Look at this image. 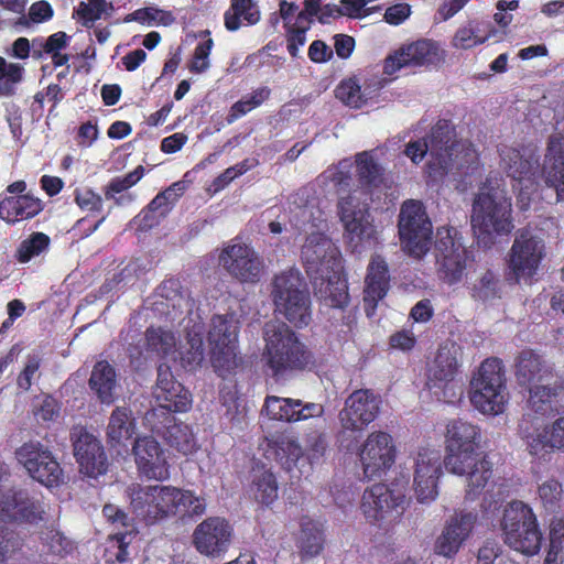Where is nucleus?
Listing matches in <instances>:
<instances>
[{
	"label": "nucleus",
	"mask_w": 564,
	"mask_h": 564,
	"mask_svg": "<svg viewBox=\"0 0 564 564\" xmlns=\"http://www.w3.org/2000/svg\"><path fill=\"white\" fill-rule=\"evenodd\" d=\"M480 429L457 417L448 421L445 433L444 466L454 475L467 477L466 498L479 496L492 478V463L477 453Z\"/></svg>",
	"instance_id": "nucleus-1"
},
{
	"label": "nucleus",
	"mask_w": 564,
	"mask_h": 564,
	"mask_svg": "<svg viewBox=\"0 0 564 564\" xmlns=\"http://www.w3.org/2000/svg\"><path fill=\"white\" fill-rule=\"evenodd\" d=\"M431 161L429 169L434 176H445L456 167L465 175L473 174L478 166V154L470 145L456 138L455 127L449 119L440 118L426 134Z\"/></svg>",
	"instance_id": "nucleus-2"
},
{
	"label": "nucleus",
	"mask_w": 564,
	"mask_h": 564,
	"mask_svg": "<svg viewBox=\"0 0 564 564\" xmlns=\"http://www.w3.org/2000/svg\"><path fill=\"white\" fill-rule=\"evenodd\" d=\"M263 359L272 377L302 371L313 365L312 350L283 322H269L263 328Z\"/></svg>",
	"instance_id": "nucleus-3"
},
{
	"label": "nucleus",
	"mask_w": 564,
	"mask_h": 564,
	"mask_svg": "<svg viewBox=\"0 0 564 564\" xmlns=\"http://www.w3.org/2000/svg\"><path fill=\"white\" fill-rule=\"evenodd\" d=\"M471 226L479 235L511 234L514 228L512 198L503 189L484 182L471 204Z\"/></svg>",
	"instance_id": "nucleus-4"
},
{
	"label": "nucleus",
	"mask_w": 564,
	"mask_h": 564,
	"mask_svg": "<svg viewBox=\"0 0 564 564\" xmlns=\"http://www.w3.org/2000/svg\"><path fill=\"white\" fill-rule=\"evenodd\" d=\"M507 377L502 360L488 357L470 380V402L482 414L498 415L508 402Z\"/></svg>",
	"instance_id": "nucleus-5"
},
{
	"label": "nucleus",
	"mask_w": 564,
	"mask_h": 564,
	"mask_svg": "<svg viewBox=\"0 0 564 564\" xmlns=\"http://www.w3.org/2000/svg\"><path fill=\"white\" fill-rule=\"evenodd\" d=\"M505 542L516 552L533 556L540 552L543 535L532 507L521 500L510 501L500 521Z\"/></svg>",
	"instance_id": "nucleus-6"
},
{
	"label": "nucleus",
	"mask_w": 564,
	"mask_h": 564,
	"mask_svg": "<svg viewBox=\"0 0 564 564\" xmlns=\"http://www.w3.org/2000/svg\"><path fill=\"white\" fill-rule=\"evenodd\" d=\"M126 492L132 514L144 524L153 525L173 517V485L132 482Z\"/></svg>",
	"instance_id": "nucleus-7"
},
{
	"label": "nucleus",
	"mask_w": 564,
	"mask_h": 564,
	"mask_svg": "<svg viewBox=\"0 0 564 564\" xmlns=\"http://www.w3.org/2000/svg\"><path fill=\"white\" fill-rule=\"evenodd\" d=\"M302 281L294 271H283L272 282V299L276 310L295 327H305L312 321L310 293L301 289Z\"/></svg>",
	"instance_id": "nucleus-8"
},
{
	"label": "nucleus",
	"mask_w": 564,
	"mask_h": 564,
	"mask_svg": "<svg viewBox=\"0 0 564 564\" xmlns=\"http://www.w3.org/2000/svg\"><path fill=\"white\" fill-rule=\"evenodd\" d=\"M239 322L232 313L212 316L208 332L209 359L215 372L223 378L239 366L236 352Z\"/></svg>",
	"instance_id": "nucleus-9"
},
{
	"label": "nucleus",
	"mask_w": 564,
	"mask_h": 564,
	"mask_svg": "<svg viewBox=\"0 0 564 564\" xmlns=\"http://www.w3.org/2000/svg\"><path fill=\"white\" fill-rule=\"evenodd\" d=\"M544 240L533 232L530 227L520 229L509 251L506 280L510 284L531 282L545 257Z\"/></svg>",
	"instance_id": "nucleus-10"
},
{
	"label": "nucleus",
	"mask_w": 564,
	"mask_h": 564,
	"mask_svg": "<svg viewBox=\"0 0 564 564\" xmlns=\"http://www.w3.org/2000/svg\"><path fill=\"white\" fill-rule=\"evenodd\" d=\"M398 232L402 248L410 256L422 258L427 253L432 246L433 224L422 202L409 199L401 205Z\"/></svg>",
	"instance_id": "nucleus-11"
},
{
	"label": "nucleus",
	"mask_w": 564,
	"mask_h": 564,
	"mask_svg": "<svg viewBox=\"0 0 564 564\" xmlns=\"http://www.w3.org/2000/svg\"><path fill=\"white\" fill-rule=\"evenodd\" d=\"M459 347L454 343L441 345L427 368L426 387L443 402H453L462 393L458 362Z\"/></svg>",
	"instance_id": "nucleus-12"
},
{
	"label": "nucleus",
	"mask_w": 564,
	"mask_h": 564,
	"mask_svg": "<svg viewBox=\"0 0 564 564\" xmlns=\"http://www.w3.org/2000/svg\"><path fill=\"white\" fill-rule=\"evenodd\" d=\"M369 193L354 187L350 193L337 197V216L346 237L356 246L373 238L375 227L370 214Z\"/></svg>",
	"instance_id": "nucleus-13"
},
{
	"label": "nucleus",
	"mask_w": 564,
	"mask_h": 564,
	"mask_svg": "<svg viewBox=\"0 0 564 564\" xmlns=\"http://www.w3.org/2000/svg\"><path fill=\"white\" fill-rule=\"evenodd\" d=\"M434 251L438 279L448 285L460 282L470 256L460 238H457L456 229L440 227L436 230Z\"/></svg>",
	"instance_id": "nucleus-14"
},
{
	"label": "nucleus",
	"mask_w": 564,
	"mask_h": 564,
	"mask_svg": "<svg viewBox=\"0 0 564 564\" xmlns=\"http://www.w3.org/2000/svg\"><path fill=\"white\" fill-rule=\"evenodd\" d=\"M405 496L395 492L383 482L373 484L366 489L360 502V510L366 520L372 524H393L405 511Z\"/></svg>",
	"instance_id": "nucleus-15"
},
{
	"label": "nucleus",
	"mask_w": 564,
	"mask_h": 564,
	"mask_svg": "<svg viewBox=\"0 0 564 564\" xmlns=\"http://www.w3.org/2000/svg\"><path fill=\"white\" fill-rule=\"evenodd\" d=\"M218 260L228 275L240 283H258L265 269L264 260L258 251L238 239L230 240L221 249Z\"/></svg>",
	"instance_id": "nucleus-16"
},
{
	"label": "nucleus",
	"mask_w": 564,
	"mask_h": 564,
	"mask_svg": "<svg viewBox=\"0 0 564 564\" xmlns=\"http://www.w3.org/2000/svg\"><path fill=\"white\" fill-rule=\"evenodd\" d=\"M73 454L79 473L89 478H98L109 470V457L102 442L86 427H74L70 432Z\"/></svg>",
	"instance_id": "nucleus-17"
},
{
	"label": "nucleus",
	"mask_w": 564,
	"mask_h": 564,
	"mask_svg": "<svg viewBox=\"0 0 564 564\" xmlns=\"http://www.w3.org/2000/svg\"><path fill=\"white\" fill-rule=\"evenodd\" d=\"M528 451L538 458L545 459L556 451H564V416L555 420L552 426L538 427V417L524 415L519 425Z\"/></svg>",
	"instance_id": "nucleus-18"
},
{
	"label": "nucleus",
	"mask_w": 564,
	"mask_h": 564,
	"mask_svg": "<svg viewBox=\"0 0 564 564\" xmlns=\"http://www.w3.org/2000/svg\"><path fill=\"white\" fill-rule=\"evenodd\" d=\"M381 398L371 389H358L351 392L339 412L340 425L350 432H361L379 414Z\"/></svg>",
	"instance_id": "nucleus-19"
},
{
	"label": "nucleus",
	"mask_w": 564,
	"mask_h": 564,
	"mask_svg": "<svg viewBox=\"0 0 564 564\" xmlns=\"http://www.w3.org/2000/svg\"><path fill=\"white\" fill-rule=\"evenodd\" d=\"M132 454L140 476L164 481L171 478V465L166 451L153 436H139L134 440Z\"/></svg>",
	"instance_id": "nucleus-20"
},
{
	"label": "nucleus",
	"mask_w": 564,
	"mask_h": 564,
	"mask_svg": "<svg viewBox=\"0 0 564 564\" xmlns=\"http://www.w3.org/2000/svg\"><path fill=\"white\" fill-rule=\"evenodd\" d=\"M102 514L110 524L121 527L123 530L108 538L105 558L108 564H122L129 562V545L137 535V529L129 514L115 503H106Z\"/></svg>",
	"instance_id": "nucleus-21"
},
{
	"label": "nucleus",
	"mask_w": 564,
	"mask_h": 564,
	"mask_svg": "<svg viewBox=\"0 0 564 564\" xmlns=\"http://www.w3.org/2000/svg\"><path fill=\"white\" fill-rule=\"evenodd\" d=\"M359 457L367 479L380 477L394 463L393 437L391 434L381 431L370 433L362 444Z\"/></svg>",
	"instance_id": "nucleus-22"
},
{
	"label": "nucleus",
	"mask_w": 564,
	"mask_h": 564,
	"mask_svg": "<svg viewBox=\"0 0 564 564\" xmlns=\"http://www.w3.org/2000/svg\"><path fill=\"white\" fill-rule=\"evenodd\" d=\"M477 520L478 514L475 512L458 511L452 514L444 524L442 533L434 541V553L453 558L473 534Z\"/></svg>",
	"instance_id": "nucleus-23"
},
{
	"label": "nucleus",
	"mask_w": 564,
	"mask_h": 564,
	"mask_svg": "<svg viewBox=\"0 0 564 564\" xmlns=\"http://www.w3.org/2000/svg\"><path fill=\"white\" fill-rule=\"evenodd\" d=\"M441 474L440 452L431 448H420L415 457L413 474V489L420 502L436 498L437 479Z\"/></svg>",
	"instance_id": "nucleus-24"
},
{
	"label": "nucleus",
	"mask_w": 564,
	"mask_h": 564,
	"mask_svg": "<svg viewBox=\"0 0 564 564\" xmlns=\"http://www.w3.org/2000/svg\"><path fill=\"white\" fill-rule=\"evenodd\" d=\"M440 61L438 47L429 40H421L404 45L386 57L383 72L393 75L403 67L434 65Z\"/></svg>",
	"instance_id": "nucleus-25"
},
{
	"label": "nucleus",
	"mask_w": 564,
	"mask_h": 564,
	"mask_svg": "<svg viewBox=\"0 0 564 564\" xmlns=\"http://www.w3.org/2000/svg\"><path fill=\"white\" fill-rule=\"evenodd\" d=\"M231 528L225 520L217 517L200 522L193 533V543L203 555L218 556L230 545Z\"/></svg>",
	"instance_id": "nucleus-26"
},
{
	"label": "nucleus",
	"mask_w": 564,
	"mask_h": 564,
	"mask_svg": "<svg viewBox=\"0 0 564 564\" xmlns=\"http://www.w3.org/2000/svg\"><path fill=\"white\" fill-rule=\"evenodd\" d=\"M516 379L521 387H533L536 384L551 383L556 380L554 367L544 356L532 348L522 349L516 357Z\"/></svg>",
	"instance_id": "nucleus-27"
},
{
	"label": "nucleus",
	"mask_w": 564,
	"mask_h": 564,
	"mask_svg": "<svg viewBox=\"0 0 564 564\" xmlns=\"http://www.w3.org/2000/svg\"><path fill=\"white\" fill-rule=\"evenodd\" d=\"M542 178L555 192V200H564V132H553L546 143L541 170Z\"/></svg>",
	"instance_id": "nucleus-28"
},
{
	"label": "nucleus",
	"mask_w": 564,
	"mask_h": 564,
	"mask_svg": "<svg viewBox=\"0 0 564 564\" xmlns=\"http://www.w3.org/2000/svg\"><path fill=\"white\" fill-rule=\"evenodd\" d=\"M302 258L307 270L316 274H326L329 269L340 267V258L332 240L324 235H312L302 248Z\"/></svg>",
	"instance_id": "nucleus-29"
},
{
	"label": "nucleus",
	"mask_w": 564,
	"mask_h": 564,
	"mask_svg": "<svg viewBox=\"0 0 564 564\" xmlns=\"http://www.w3.org/2000/svg\"><path fill=\"white\" fill-rule=\"evenodd\" d=\"M151 431L162 436L167 445L177 452L187 455L195 448V438L188 425L177 421L176 417L166 413L165 417L148 421Z\"/></svg>",
	"instance_id": "nucleus-30"
},
{
	"label": "nucleus",
	"mask_w": 564,
	"mask_h": 564,
	"mask_svg": "<svg viewBox=\"0 0 564 564\" xmlns=\"http://www.w3.org/2000/svg\"><path fill=\"white\" fill-rule=\"evenodd\" d=\"M390 282V270L386 260L380 256L372 257L365 280V305L375 310L379 301L387 296Z\"/></svg>",
	"instance_id": "nucleus-31"
},
{
	"label": "nucleus",
	"mask_w": 564,
	"mask_h": 564,
	"mask_svg": "<svg viewBox=\"0 0 564 564\" xmlns=\"http://www.w3.org/2000/svg\"><path fill=\"white\" fill-rule=\"evenodd\" d=\"M326 535L324 524L310 517H303L300 521L299 534L295 545L302 560L316 557L324 550Z\"/></svg>",
	"instance_id": "nucleus-32"
},
{
	"label": "nucleus",
	"mask_w": 564,
	"mask_h": 564,
	"mask_svg": "<svg viewBox=\"0 0 564 564\" xmlns=\"http://www.w3.org/2000/svg\"><path fill=\"white\" fill-rule=\"evenodd\" d=\"M340 267L330 269L332 274H322L321 283L316 288V295L327 306L343 308L349 304L348 283L340 274Z\"/></svg>",
	"instance_id": "nucleus-33"
},
{
	"label": "nucleus",
	"mask_w": 564,
	"mask_h": 564,
	"mask_svg": "<svg viewBox=\"0 0 564 564\" xmlns=\"http://www.w3.org/2000/svg\"><path fill=\"white\" fill-rule=\"evenodd\" d=\"M498 30L487 20H470L454 33L452 45L458 50H470L497 36Z\"/></svg>",
	"instance_id": "nucleus-34"
},
{
	"label": "nucleus",
	"mask_w": 564,
	"mask_h": 564,
	"mask_svg": "<svg viewBox=\"0 0 564 564\" xmlns=\"http://www.w3.org/2000/svg\"><path fill=\"white\" fill-rule=\"evenodd\" d=\"M159 406L148 412V421L165 417L166 413L187 412L192 406L191 391L183 384L180 389L154 392Z\"/></svg>",
	"instance_id": "nucleus-35"
},
{
	"label": "nucleus",
	"mask_w": 564,
	"mask_h": 564,
	"mask_svg": "<svg viewBox=\"0 0 564 564\" xmlns=\"http://www.w3.org/2000/svg\"><path fill=\"white\" fill-rule=\"evenodd\" d=\"M356 176L359 183L358 188L371 195L373 189H378L384 182L386 170L379 163L372 152L364 151L355 156Z\"/></svg>",
	"instance_id": "nucleus-36"
},
{
	"label": "nucleus",
	"mask_w": 564,
	"mask_h": 564,
	"mask_svg": "<svg viewBox=\"0 0 564 564\" xmlns=\"http://www.w3.org/2000/svg\"><path fill=\"white\" fill-rule=\"evenodd\" d=\"M88 387L102 404H111L117 388L116 369L108 361H98L90 372Z\"/></svg>",
	"instance_id": "nucleus-37"
},
{
	"label": "nucleus",
	"mask_w": 564,
	"mask_h": 564,
	"mask_svg": "<svg viewBox=\"0 0 564 564\" xmlns=\"http://www.w3.org/2000/svg\"><path fill=\"white\" fill-rule=\"evenodd\" d=\"M501 166L513 180L522 181L530 178L534 174L538 160L533 153L525 155L520 150L509 147H502L499 150Z\"/></svg>",
	"instance_id": "nucleus-38"
},
{
	"label": "nucleus",
	"mask_w": 564,
	"mask_h": 564,
	"mask_svg": "<svg viewBox=\"0 0 564 564\" xmlns=\"http://www.w3.org/2000/svg\"><path fill=\"white\" fill-rule=\"evenodd\" d=\"M135 432V419L132 411L127 406H117L108 417L106 437L110 446H119L132 437Z\"/></svg>",
	"instance_id": "nucleus-39"
},
{
	"label": "nucleus",
	"mask_w": 564,
	"mask_h": 564,
	"mask_svg": "<svg viewBox=\"0 0 564 564\" xmlns=\"http://www.w3.org/2000/svg\"><path fill=\"white\" fill-rule=\"evenodd\" d=\"M35 216V197L28 193L19 196L0 194V218L14 224Z\"/></svg>",
	"instance_id": "nucleus-40"
},
{
	"label": "nucleus",
	"mask_w": 564,
	"mask_h": 564,
	"mask_svg": "<svg viewBox=\"0 0 564 564\" xmlns=\"http://www.w3.org/2000/svg\"><path fill=\"white\" fill-rule=\"evenodd\" d=\"M22 490L0 497V521H32L33 503L26 502Z\"/></svg>",
	"instance_id": "nucleus-41"
},
{
	"label": "nucleus",
	"mask_w": 564,
	"mask_h": 564,
	"mask_svg": "<svg viewBox=\"0 0 564 564\" xmlns=\"http://www.w3.org/2000/svg\"><path fill=\"white\" fill-rule=\"evenodd\" d=\"M528 404L534 414L552 416L557 413L556 395L558 387L555 382L529 387Z\"/></svg>",
	"instance_id": "nucleus-42"
},
{
	"label": "nucleus",
	"mask_w": 564,
	"mask_h": 564,
	"mask_svg": "<svg viewBox=\"0 0 564 564\" xmlns=\"http://www.w3.org/2000/svg\"><path fill=\"white\" fill-rule=\"evenodd\" d=\"M225 26L230 32L237 31L243 20L253 25L260 20V11L253 0H230L229 8L224 14Z\"/></svg>",
	"instance_id": "nucleus-43"
},
{
	"label": "nucleus",
	"mask_w": 564,
	"mask_h": 564,
	"mask_svg": "<svg viewBox=\"0 0 564 564\" xmlns=\"http://www.w3.org/2000/svg\"><path fill=\"white\" fill-rule=\"evenodd\" d=\"M37 482L47 489L59 488L64 482V473L59 463L51 452L43 449L37 443Z\"/></svg>",
	"instance_id": "nucleus-44"
},
{
	"label": "nucleus",
	"mask_w": 564,
	"mask_h": 564,
	"mask_svg": "<svg viewBox=\"0 0 564 564\" xmlns=\"http://www.w3.org/2000/svg\"><path fill=\"white\" fill-rule=\"evenodd\" d=\"M249 491L256 501L270 506L278 498V481L270 470L256 471L249 485Z\"/></svg>",
	"instance_id": "nucleus-45"
},
{
	"label": "nucleus",
	"mask_w": 564,
	"mask_h": 564,
	"mask_svg": "<svg viewBox=\"0 0 564 564\" xmlns=\"http://www.w3.org/2000/svg\"><path fill=\"white\" fill-rule=\"evenodd\" d=\"M40 539L45 553L59 558L69 556L77 547L73 539L65 535L54 525L46 527L45 530L40 533Z\"/></svg>",
	"instance_id": "nucleus-46"
},
{
	"label": "nucleus",
	"mask_w": 564,
	"mask_h": 564,
	"mask_svg": "<svg viewBox=\"0 0 564 564\" xmlns=\"http://www.w3.org/2000/svg\"><path fill=\"white\" fill-rule=\"evenodd\" d=\"M274 457L286 470H292L296 460L303 455L302 447L289 435L279 434L269 442Z\"/></svg>",
	"instance_id": "nucleus-47"
},
{
	"label": "nucleus",
	"mask_w": 564,
	"mask_h": 564,
	"mask_svg": "<svg viewBox=\"0 0 564 564\" xmlns=\"http://www.w3.org/2000/svg\"><path fill=\"white\" fill-rule=\"evenodd\" d=\"M184 513L187 517H202L206 513V499L191 490L174 487L173 517Z\"/></svg>",
	"instance_id": "nucleus-48"
},
{
	"label": "nucleus",
	"mask_w": 564,
	"mask_h": 564,
	"mask_svg": "<svg viewBox=\"0 0 564 564\" xmlns=\"http://www.w3.org/2000/svg\"><path fill=\"white\" fill-rule=\"evenodd\" d=\"M300 406L302 401L299 399L269 395L265 398L263 410L271 419L294 422Z\"/></svg>",
	"instance_id": "nucleus-49"
},
{
	"label": "nucleus",
	"mask_w": 564,
	"mask_h": 564,
	"mask_svg": "<svg viewBox=\"0 0 564 564\" xmlns=\"http://www.w3.org/2000/svg\"><path fill=\"white\" fill-rule=\"evenodd\" d=\"M147 347L149 351L165 357L174 352L176 347L175 335L171 329L150 326L145 332Z\"/></svg>",
	"instance_id": "nucleus-50"
},
{
	"label": "nucleus",
	"mask_w": 564,
	"mask_h": 564,
	"mask_svg": "<svg viewBox=\"0 0 564 564\" xmlns=\"http://www.w3.org/2000/svg\"><path fill=\"white\" fill-rule=\"evenodd\" d=\"M69 35L64 31L55 32L47 36L46 42L42 45V50H37V58L45 55L51 57L54 67L66 65L69 61V55L62 53V50L67 46Z\"/></svg>",
	"instance_id": "nucleus-51"
},
{
	"label": "nucleus",
	"mask_w": 564,
	"mask_h": 564,
	"mask_svg": "<svg viewBox=\"0 0 564 564\" xmlns=\"http://www.w3.org/2000/svg\"><path fill=\"white\" fill-rule=\"evenodd\" d=\"M126 23L138 22L140 24H158L169 26L174 22L171 11L155 7H144L128 13L123 20Z\"/></svg>",
	"instance_id": "nucleus-52"
},
{
	"label": "nucleus",
	"mask_w": 564,
	"mask_h": 564,
	"mask_svg": "<svg viewBox=\"0 0 564 564\" xmlns=\"http://www.w3.org/2000/svg\"><path fill=\"white\" fill-rule=\"evenodd\" d=\"M500 279L491 269H488L471 286V297L486 302L500 297Z\"/></svg>",
	"instance_id": "nucleus-53"
},
{
	"label": "nucleus",
	"mask_w": 564,
	"mask_h": 564,
	"mask_svg": "<svg viewBox=\"0 0 564 564\" xmlns=\"http://www.w3.org/2000/svg\"><path fill=\"white\" fill-rule=\"evenodd\" d=\"M563 495V485L554 477L544 480L538 487V497L544 510L547 512L554 513L557 511L561 506Z\"/></svg>",
	"instance_id": "nucleus-54"
},
{
	"label": "nucleus",
	"mask_w": 564,
	"mask_h": 564,
	"mask_svg": "<svg viewBox=\"0 0 564 564\" xmlns=\"http://www.w3.org/2000/svg\"><path fill=\"white\" fill-rule=\"evenodd\" d=\"M109 3L106 0H88L80 2L75 9L73 17L86 28H91L94 23L101 19Z\"/></svg>",
	"instance_id": "nucleus-55"
},
{
	"label": "nucleus",
	"mask_w": 564,
	"mask_h": 564,
	"mask_svg": "<svg viewBox=\"0 0 564 564\" xmlns=\"http://www.w3.org/2000/svg\"><path fill=\"white\" fill-rule=\"evenodd\" d=\"M335 96L344 105L351 108H361L367 102V98L364 97L361 87L355 77L343 79L335 89Z\"/></svg>",
	"instance_id": "nucleus-56"
},
{
	"label": "nucleus",
	"mask_w": 564,
	"mask_h": 564,
	"mask_svg": "<svg viewBox=\"0 0 564 564\" xmlns=\"http://www.w3.org/2000/svg\"><path fill=\"white\" fill-rule=\"evenodd\" d=\"M24 69L19 64H7L0 56V96L14 94L15 85L23 78Z\"/></svg>",
	"instance_id": "nucleus-57"
},
{
	"label": "nucleus",
	"mask_w": 564,
	"mask_h": 564,
	"mask_svg": "<svg viewBox=\"0 0 564 564\" xmlns=\"http://www.w3.org/2000/svg\"><path fill=\"white\" fill-rule=\"evenodd\" d=\"M176 189H184L182 182L172 183L170 187L154 196L148 204L149 209L158 214L159 217H165L171 210V204L175 203L181 196V194L175 193Z\"/></svg>",
	"instance_id": "nucleus-58"
},
{
	"label": "nucleus",
	"mask_w": 564,
	"mask_h": 564,
	"mask_svg": "<svg viewBox=\"0 0 564 564\" xmlns=\"http://www.w3.org/2000/svg\"><path fill=\"white\" fill-rule=\"evenodd\" d=\"M329 180L333 184L336 197L350 193L354 187L351 178V165L348 161H341L335 169L329 170Z\"/></svg>",
	"instance_id": "nucleus-59"
},
{
	"label": "nucleus",
	"mask_w": 564,
	"mask_h": 564,
	"mask_svg": "<svg viewBox=\"0 0 564 564\" xmlns=\"http://www.w3.org/2000/svg\"><path fill=\"white\" fill-rule=\"evenodd\" d=\"M203 33L208 35V40H206L202 43H198L196 45V47L194 48V53L189 61V66H187V68H189L191 73H196V74L204 73L210 67L209 55H210V51L214 45V42L210 37L209 30H206Z\"/></svg>",
	"instance_id": "nucleus-60"
},
{
	"label": "nucleus",
	"mask_w": 564,
	"mask_h": 564,
	"mask_svg": "<svg viewBox=\"0 0 564 564\" xmlns=\"http://www.w3.org/2000/svg\"><path fill=\"white\" fill-rule=\"evenodd\" d=\"M220 403L226 409L225 416L230 422H240L245 416V408L241 404V399L235 389H224L220 391Z\"/></svg>",
	"instance_id": "nucleus-61"
},
{
	"label": "nucleus",
	"mask_w": 564,
	"mask_h": 564,
	"mask_svg": "<svg viewBox=\"0 0 564 564\" xmlns=\"http://www.w3.org/2000/svg\"><path fill=\"white\" fill-rule=\"evenodd\" d=\"M74 199L83 212L90 214H99L102 212V197L89 188L76 189L74 192Z\"/></svg>",
	"instance_id": "nucleus-62"
},
{
	"label": "nucleus",
	"mask_w": 564,
	"mask_h": 564,
	"mask_svg": "<svg viewBox=\"0 0 564 564\" xmlns=\"http://www.w3.org/2000/svg\"><path fill=\"white\" fill-rule=\"evenodd\" d=\"M249 160H242L235 165H230L225 172L215 177L212 182L214 192H220L226 188L236 177L246 174L250 170Z\"/></svg>",
	"instance_id": "nucleus-63"
},
{
	"label": "nucleus",
	"mask_w": 564,
	"mask_h": 564,
	"mask_svg": "<svg viewBox=\"0 0 564 564\" xmlns=\"http://www.w3.org/2000/svg\"><path fill=\"white\" fill-rule=\"evenodd\" d=\"M328 443L325 434L312 432L306 436L305 451L311 463L322 458L325 455Z\"/></svg>",
	"instance_id": "nucleus-64"
}]
</instances>
